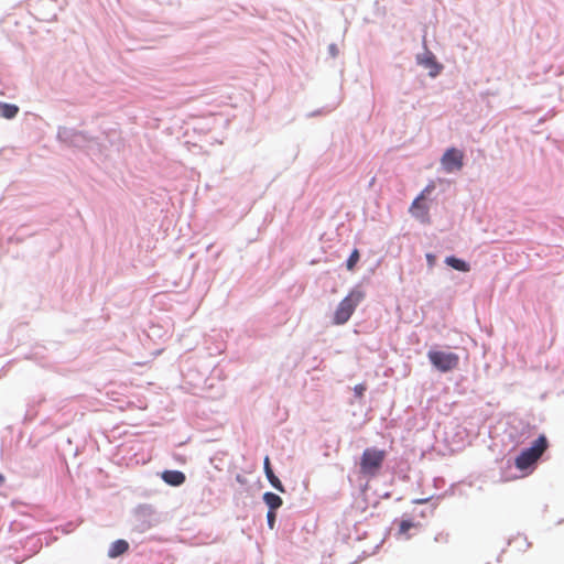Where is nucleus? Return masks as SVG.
I'll list each match as a JSON object with an SVG mask.
<instances>
[{
    "instance_id": "obj_1",
    "label": "nucleus",
    "mask_w": 564,
    "mask_h": 564,
    "mask_svg": "<svg viewBox=\"0 0 564 564\" xmlns=\"http://www.w3.org/2000/svg\"><path fill=\"white\" fill-rule=\"evenodd\" d=\"M386 457L387 452L384 449H379L376 447L366 448L360 456V474L367 478L377 477L380 474Z\"/></svg>"
},
{
    "instance_id": "obj_2",
    "label": "nucleus",
    "mask_w": 564,
    "mask_h": 564,
    "mask_svg": "<svg viewBox=\"0 0 564 564\" xmlns=\"http://www.w3.org/2000/svg\"><path fill=\"white\" fill-rule=\"evenodd\" d=\"M365 294L360 290H351L347 296H345L338 304L334 317L333 323L335 325H343L347 323L355 312L356 307L362 301Z\"/></svg>"
},
{
    "instance_id": "obj_3",
    "label": "nucleus",
    "mask_w": 564,
    "mask_h": 564,
    "mask_svg": "<svg viewBox=\"0 0 564 564\" xmlns=\"http://www.w3.org/2000/svg\"><path fill=\"white\" fill-rule=\"evenodd\" d=\"M545 435H540L531 447L523 449L516 458V467L524 470L534 465L547 448Z\"/></svg>"
},
{
    "instance_id": "obj_4",
    "label": "nucleus",
    "mask_w": 564,
    "mask_h": 564,
    "mask_svg": "<svg viewBox=\"0 0 564 564\" xmlns=\"http://www.w3.org/2000/svg\"><path fill=\"white\" fill-rule=\"evenodd\" d=\"M430 362L441 372H448L456 369L459 365L457 354L444 350H430L427 352Z\"/></svg>"
},
{
    "instance_id": "obj_5",
    "label": "nucleus",
    "mask_w": 564,
    "mask_h": 564,
    "mask_svg": "<svg viewBox=\"0 0 564 564\" xmlns=\"http://www.w3.org/2000/svg\"><path fill=\"white\" fill-rule=\"evenodd\" d=\"M435 188L434 183H430L422 193L412 202L410 206V213L421 223L429 224L430 223V214L429 206L425 204L424 199L427 195H430Z\"/></svg>"
},
{
    "instance_id": "obj_6",
    "label": "nucleus",
    "mask_w": 564,
    "mask_h": 564,
    "mask_svg": "<svg viewBox=\"0 0 564 564\" xmlns=\"http://www.w3.org/2000/svg\"><path fill=\"white\" fill-rule=\"evenodd\" d=\"M441 163L447 173L459 171L464 165V153L456 148L447 149L441 159Z\"/></svg>"
},
{
    "instance_id": "obj_7",
    "label": "nucleus",
    "mask_w": 564,
    "mask_h": 564,
    "mask_svg": "<svg viewBox=\"0 0 564 564\" xmlns=\"http://www.w3.org/2000/svg\"><path fill=\"white\" fill-rule=\"evenodd\" d=\"M263 468H264L265 476H267L269 482L271 484V486L274 487L278 491L284 492L285 489H284L281 480L274 475V473L271 468L270 458L268 456L264 458Z\"/></svg>"
},
{
    "instance_id": "obj_8",
    "label": "nucleus",
    "mask_w": 564,
    "mask_h": 564,
    "mask_svg": "<svg viewBox=\"0 0 564 564\" xmlns=\"http://www.w3.org/2000/svg\"><path fill=\"white\" fill-rule=\"evenodd\" d=\"M162 479L171 486H181L185 481V475L180 470H165Z\"/></svg>"
},
{
    "instance_id": "obj_9",
    "label": "nucleus",
    "mask_w": 564,
    "mask_h": 564,
    "mask_svg": "<svg viewBox=\"0 0 564 564\" xmlns=\"http://www.w3.org/2000/svg\"><path fill=\"white\" fill-rule=\"evenodd\" d=\"M128 550L129 543L126 540H117L110 545L108 556L115 558L124 554Z\"/></svg>"
},
{
    "instance_id": "obj_10",
    "label": "nucleus",
    "mask_w": 564,
    "mask_h": 564,
    "mask_svg": "<svg viewBox=\"0 0 564 564\" xmlns=\"http://www.w3.org/2000/svg\"><path fill=\"white\" fill-rule=\"evenodd\" d=\"M263 500L269 507V510H276L283 503L281 497L273 492H265L263 495Z\"/></svg>"
},
{
    "instance_id": "obj_11",
    "label": "nucleus",
    "mask_w": 564,
    "mask_h": 564,
    "mask_svg": "<svg viewBox=\"0 0 564 564\" xmlns=\"http://www.w3.org/2000/svg\"><path fill=\"white\" fill-rule=\"evenodd\" d=\"M445 262L457 271L468 272L470 269L467 262L455 257H447Z\"/></svg>"
},
{
    "instance_id": "obj_12",
    "label": "nucleus",
    "mask_w": 564,
    "mask_h": 564,
    "mask_svg": "<svg viewBox=\"0 0 564 564\" xmlns=\"http://www.w3.org/2000/svg\"><path fill=\"white\" fill-rule=\"evenodd\" d=\"M422 65L430 68V74L435 76L438 74L441 66L435 62V57L433 55H429L424 58L419 59Z\"/></svg>"
},
{
    "instance_id": "obj_13",
    "label": "nucleus",
    "mask_w": 564,
    "mask_h": 564,
    "mask_svg": "<svg viewBox=\"0 0 564 564\" xmlns=\"http://www.w3.org/2000/svg\"><path fill=\"white\" fill-rule=\"evenodd\" d=\"M19 112V108L15 105L1 102L0 115L6 119H12Z\"/></svg>"
},
{
    "instance_id": "obj_14",
    "label": "nucleus",
    "mask_w": 564,
    "mask_h": 564,
    "mask_svg": "<svg viewBox=\"0 0 564 564\" xmlns=\"http://www.w3.org/2000/svg\"><path fill=\"white\" fill-rule=\"evenodd\" d=\"M359 259H360V253H359L358 249H354L347 260V263H346L347 270L352 271L355 269L356 264L358 263Z\"/></svg>"
},
{
    "instance_id": "obj_15",
    "label": "nucleus",
    "mask_w": 564,
    "mask_h": 564,
    "mask_svg": "<svg viewBox=\"0 0 564 564\" xmlns=\"http://www.w3.org/2000/svg\"><path fill=\"white\" fill-rule=\"evenodd\" d=\"M413 527H414V524L411 520H402L400 522L399 531H400V533L404 534Z\"/></svg>"
},
{
    "instance_id": "obj_16",
    "label": "nucleus",
    "mask_w": 564,
    "mask_h": 564,
    "mask_svg": "<svg viewBox=\"0 0 564 564\" xmlns=\"http://www.w3.org/2000/svg\"><path fill=\"white\" fill-rule=\"evenodd\" d=\"M267 519H268L269 528L273 529L274 528V523H275V510H269L268 514H267Z\"/></svg>"
},
{
    "instance_id": "obj_17",
    "label": "nucleus",
    "mask_w": 564,
    "mask_h": 564,
    "mask_svg": "<svg viewBox=\"0 0 564 564\" xmlns=\"http://www.w3.org/2000/svg\"><path fill=\"white\" fill-rule=\"evenodd\" d=\"M354 391L356 393V395L358 398H361L366 391V386L365 384H357L355 388H354Z\"/></svg>"
},
{
    "instance_id": "obj_18",
    "label": "nucleus",
    "mask_w": 564,
    "mask_h": 564,
    "mask_svg": "<svg viewBox=\"0 0 564 564\" xmlns=\"http://www.w3.org/2000/svg\"><path fill=\"white\" fill-rule=\"evenodd\" d=\"M427 260L432 264L434 261V257L432 254H427Z\"/></svg>"
},
{
    "instance_id": "obj_19",
    "label": "nucleus",
    "mask_w": 564,
    "mask_h": 564,
    "mask_svg": "<svg viewBox=\"0 0 564 564\" xmlns=\"http://www.w3.org/2000/svg\"><path fill=\"white\" fill-rule=\"evenodd\" d=\"M3 480V477L0 475V482Z\"/></svg>"
}]
</instances>
